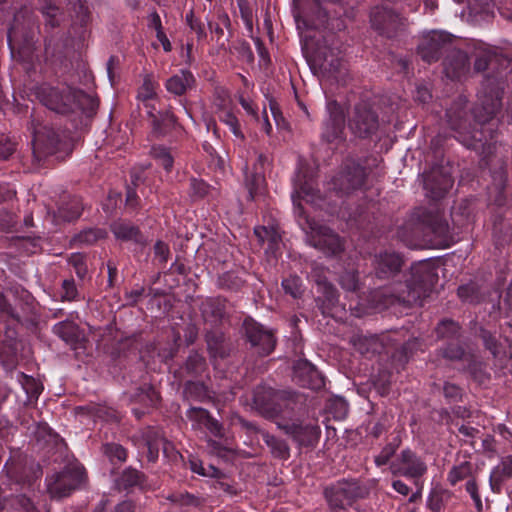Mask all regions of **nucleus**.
<instances>
[{
  "mask_svg": "<svg viewBox=\"0 0 512 512\" xmlns=\"http://www.w3.org/2000/svg\"><path fill=\"white\" fill-rule=\"evenodd\" d=\"M103 450L113 463L115 460L119 463H123L127 459V451L120 444L107 443L103 446Z\"/></svg>",
  "mask_w": 512,
  "mask_h": 512,
  "instance_id": "nucleus-55",
  "label": "nucleus"
},
{
  "mask_svg": "<svg viewBox=\"0 0 512 512\" xmlns=\"http://www.w3.org/2000/svg\"><path fill=\"white\" fill-rule=\"evenodd\" d=\"M53 332L73 349H76L78 344L84 339V335L78 325L71 321L57 323L53 327Z\"/></svg>",
  "mask_w": 512,
  "mask_h": 512,
  "instance_id": "nucleus-26",
  "label": "nucleus"
},
{
  "mask_svg": "<svg viewBox=\"0 0 512 512\" xmlns=\"http://www.w3.org/2000/svg\"><path fill=\"white\" fill-rule=\"evenodd\" d=\"M338 283L344 291L350 293H356L362 288L359 272L357 270L343 271L339 275Z\"/></svg>",
  "mask_w": 512,
  "mask_h": 512,
  "instance_id": "nucleus-40",
  "label": "nucleus"
},
{
  "mask_svg": "<svg viewBox=\"0 0 512 512\" xmlns=\"http://www.w3.org/2000/svg\"><path fill=\"white\" fill-rule=\"evenodd\" d=\"M389 469L393 475L419 478L426 473L427 466L413 451L405 449L390 463Z\"/></svg>",
  "mask_w": 512,
  "mask_h": 512,
  "instance_id": "nucleus-17",
  "label": "nucleus"
},
{
  "mask_svg": "<svg viewBox=\"0 0 512 512\" xmlns=\"http://www.w3.org/2000/svg\"><path fill=\"white\" fill-rule=\"evenodd\" d=\"M307 242L327 256H335L344 250L341 238L329 226H307Z\"/></svg>",
  "mask_w": 512,
  "mask_h": 512,
  "instance_id": "nucleus-9",
  "label": "nucleus"
},
{
  "mask_svg": "<svg viewBox=\"0 0 512 512\" xmlns=\"http://www.w3.org/2000/svg\"><path fill=\"white\" fill-rule=\"evenodd\" d=\"M380 126L381 120L377 108L368 102L357 103L349 114L348 127L358 138H372L377 134Z\"/></svg>",
  "mask_w": 512,
  "mask_h": 512,
  "instance_id": "nucleus-7",
  "label": "nucleus"
},
{
  "mask_svg": "<svg viewBox=\"0 0 512 512\" xmlns=\"http://www.w3.org/2000/svg\"><path fill=\"white\" fill-rule=\"evenodd\" d=\"M21 377L23 379L22 386L25 389L26 393L30 397H38V395L41 392V385L36 382V380L32 377H28L25 374H21Z\"/></svg>",
  "mask_w": 512,
  "mask_h": 512,
  "instance_id": "nucleus-62",
  "label": "nucleus"
},
{
  "mask_svg": "<svg viewBox=\"0 0 512 512\" xmlns=\"http://www.w3.org/2000/svg\"><path fill=\"white\" fill-rule=\"evenodd\" d=\"M142 438L145 444L161 443L165 438L163 432L158 427H147L142 432Z\"/></svg>",
  "mask_w": 512,
  "mask_h": 512,
  "instance_id": "nucleus-60",
  "label": "nucleus"
},
{
  "mask_svg": "<svg viewBox=\"0 0 512 512\" xmlns=\"http://www.w3.org/2000/svg\"><path fill=\"white\" fill-rule=\"evenodd\" d=\"M69 264L74 268L76 275L80 279H84L87 274V265L85 257L82 254L75 253L69 257Z\"/></svg>",
  "mask_w": 512,
  "mask_h": 512,
  "instance_id": "nucleus-57",
  "label": "nucleus"
},
{
  "mask_svg": "<svg viewBox=\"0 0 512 512\" xmlns=\"http://www.w3.org/2000/svg\"><path fill=\"white\" fill-rule=\"evenodd\" d=\"M84 211L81 199L73 197L68 202L64 203L58 210L55 216L56 222H74L80 219Z\"/></svg>",
  "mask_w": 512,
  "mask_h": 512,
  "instance_id": "nucleus-34",
  "label": "nucleus"
},
{
  "mask_svg": "<svg viewBox=\"0 0 512 512\" xmlns=\"http://www.w3.org/2000/svg\"><path fill=\"white\" fill-rule=\"evenodd\" d=\"M293 380L301 387L318 390L324 387V378L320 372L307 361H298L293 368Z\"/></svg>",
  "mask_w": 512,
  "mask_h": 512,
  "instance_id": "nucleus-19",
  "label": "nucleus"
},
{
  "mask_svg": "<svg viewBox=\"0 0 512 512\" xmlns=\"http://www.w3.org/2000/svg\"><path fill=\"white\" fill-rule=\"evenodd\" d=\"M512 478V456H505L490 474V486L494 492H499L502 484Z\"/></svg>",
  "mask_w": 512,
  "mask_h": 512,
  "instance_id": "nucleus-30",
  "label": "nucleus"
},
{
  "mask_svg": "<svg viewBox=\"0 0 512 512\" xmlns=\"http://www.w3.org/2000/svg\"><path fill=\"white\" fill-rule=\"evenodd\" d=\"M107 235V231L98 226H90L84 229L78 236L77 239L81 243L92 244L98 239L104 238Z\"/></svg>",
  "mask_w": 512,
  "mask_h": 512,
  "instance_id": "nucleus-51",
  "label": "nucleus"
},
{
  "mask_svg": "<svg viewBox=\"0 0 512 512\" xmlns=\"http://www.w3.org/2000/svg\"><path fill=\"white\" fill-rule=\"evenodd\" d=\"M32 145L33 155L40 161L60 149L61 138L53 128L39 124L34 127Z\"/></svg>",
  "mask_w": 512,
  "mask_h": 512,
  "instance_id": "nucleus-14",
  "label": "nucleus"
},
{
  "mask_svg": "<svg viewBox=\"0 0 512 512\" xmlns=\"http://www.w3.org/2000/svg\"><path fill=\"white\" fill-rule=\"evenodd\" d=\"M207 350L212 359H224L229 356L231 344L221 331L210 330L205 335Z\"/></svg>",
  "mask_w": 512,
  "mask_h": 512,
  "instance_id": "nucleus-21",
  "label": "nucleus"
},
{
  "mask_svg": "<svg viewBox=\"0 0 512 512\" xmlns=\"http://www.w3.org/2000/svg\"><path fill=\"white\" fill-rule=\"evenodd\" d=\"M112 232L117 239L134 241L139 244L145 243V239L137 226H111Z\"/></svg>",
  "mask_w": 512,
  "mask_h": 512,
  "instance_id": "nucleus-42",
  "label": "nucleus"
},
{
  "mask_svg": "<svg viewBox=\"0 0 512 512\" xmlns=\"http://www.w3.org/2000/svg\"><path fill=\"white\" fill-rule=\"evenodd\" d=\"M451 44L452 38L449 34L431 31L421 37L417 52L423 61L432 63L438 61L442 54L449 50Z\"/></svg>",
  "mask_w": 512,
  "mask_h": 512,
  "instance_id": "nucleus-11",
  "label": "nucleus"
},
{
  "mask_svg": "<svg viewBox=\"0 0 512 512\" xmlns=\"http://www.w3.org/2000/svg\"><path fill=\"white\" fill-rule=\"evenodd\" d=\"M463 371L467 372L472 380L479 385H484L491 379L487 363L474 354L467 357Z\"/></svg>",
  "mask_w": 512,
  "mask_h": 512,
  "instance_id": "nucleus-24",
  "label": "nucleus"
},
{
  "mask_svg": "<svg viewBox=\"0 0 512 512\" xmlns=\"http://www.w3.org/2000/svg\"><path fill=\"white\" fill-rule=\"evenodd\" d=\"M248 427L254 429L261 435L263 442L270 449V453L273 457L284 460L290 457V448L285 440L280 439L267 431L257 429L252 424L248 425Z\"/></svg>",
  "mask_w": 512,
  "mask_h": 512,
  "instance_id": "nucleus-27",
  "label": "nucleus"
},
{
  "mask_svg": "<svg viewBox=\"0 0 512 512\" xmlns=\"http://www.w3.org/2000/svg\"><path fill=\"white\" fill-rule=\"evenodd\" d=\"M15 151V143L5 135H0V160L8 159Z\"/></svg>",
  "mask_w": 512,
  "mask_h": 512,
  "instance_id": "nucleus-63",
  "label": "nucleus"
},
{
  "mask_svg": "<svg viewBox=\"0 0 512 512\" xmlns=\"http://www.w3.org/2000/svg\"><path fill=\"white\" fill-rule=\"evenodd\" d=\"M61 299L66 301L75 300L78 296V290L73 279H66L62 282Z\"/></svg>",
  "mask_w": 512,
  "mask_h": 512,
  "instance_id": "nucleus-59",
  "label": "nucleus"
},
{
  "mask_svg": "<svg viewBox=\"0 0 512 512\" xmlns=\"http://www.w3.org/2000/svg\"><path fill=\"white\" fill-rule=\"evenodd\" d=\"M439 354L450 361H463L465 363L467 357L471 356L472 353L465 352L463 347L458 344H448L439 350Z\"/></svg>",
  "mask_w": 512,
  "mask_h": 512,
  "instance_id": "nucleus-46",
  "label": "nucleus"
},
{
  "mask_svg": "<svg viewBox=\"0 0 512 512\" xmlns=\"http://www.w3.org/2000/svg\"><path fill=\"white\" fill-rule=\"evenodd\" d=\"M295 394L287 391H276L264 385L257 386L253 391L255 408L268 419H274L286 409L293 410Z\"/></svg>",
  "mask_w": 512,
  "mask_h": 512,
  "instance_id": "nucleus-6",
  "label": "nucleus"
},
{
  "mask_svg": "<svg viewBox=\"0 0 512 512\" xmlns=\"http://www.w3.org/2000/svg\"><path fill=\"white\" fill-rule=\"evenodd\" d=\"M244 284V281L234 272H226L219 276L218 285L223 289L237 291Z\"/></svg>",
  "mask_w": 512,
  "mask_h": 512,
  "instance_id": "nucleus-49",
  "label": "nucleus"
},
{
  "mask_svg": "<svg viewBox=\"0 0 512 512\" xmlns=\"http://www.w3.org/2000/svg\"><path fill=\"white\" fill-rule=\"evenodd\" d=\"M405 263L403 256L391 250H383L371 257L374 276L379 280H389L399 274Z\"/></svg>",
  "mask_w": 512,
  "mask_h": 512,
  "instance_id": "nucleus-12",
  "label": "nucleus"
},
{
  "mask_svg": "<svg viewBox=\"0 0 512 512\" xmlns=\"http://www.w3.org/2000/svg\"><path fill=\"white\" fill-rule=\"evenodd\" d=\"M151 156L161 165L167 172L173 168L174 157L169 149L163 146H154L151 149Z\"/></svg>",
  "mask_w": 512,
  "mask_h": 512,
  "instance_id": "nucleus-45",
  "label": "nucleus"
},
{
  "mask_svg": "<svg viewBox=\"0 0 512 512\" xmlns=\"http://www.w3.org/2000/svg\"><path fill=\"white\" fill-rule=\"evenodd\" d=\"M435 331L440 339H453L459 337L460 326L451 319H444L437 325Z\"/></svg>",
  "mask_w": 512,
  "mask_h": 512,
  "instance_id": "nucleus-44",
  "label": "nucleus"
},
{
  "mask_svg": "<svg viewBox=\"0 0 512 512\" xmlns=\"http://www.w3.org/2000/svg\"><path fill=\"white\" fill-rule=\"evenodd\" d=\"M443 394L448 402L456 403L462 400L463 391L458 385L446 382L443 386Z\"/></svg>",
  "mask_w": 512,
  "mask_h": 512,
  "instance_id": "nucleus-58",
  "label": "nucleus"
},
{
  "mask_svg": "<svg viewBox=\"0 0 512 512\" xmlns=\"http://www.w3.org/2000/svg\"><path fill=\"white\" fill-rule=\"evenodd\" d=\"M145 475L135 468L127 467L115 479L114 487L118 491H128L134 487H142L145 483Z\"/></svg>",
  "mask_w": 512,
  "mask_h": 512,
  "instance_id": "nucleus-29",
  "label": "nucleus"
},
{
  "mask_svg": "<svg viewBox=\"0 0 512 512\" xmlns=\"http://www.w3.org/2000/svg\"><path fill=\"white\" fill-rule=\"evenodd\" d=\"M416 228H426L428 232L434 233L433 239H428L416 244V248H447L452 245L456 239L450 231V226H416Z\"/></svg>",
  "mask_w": 512,
  "mask_h": 512,
  "instance_id": "nucleus-20",
  "label": "nucleus"
},
{
  "mask_svg": "<svg viewBox=\"0 0 512 512\" xmlns=\"http://www.w3.org/2000/svg\"><path fill=\"white\" fill-rule=\"evenodd\" d=\"M467 101L459 97L447 110L446 118L449 127L456 132L457 139L465 145H469L471 141H481L478 132L472 126L468 112L466 110Z\"/></svg>",
  "mask_w": 512,
  "mask_h": 512,
  "instance_id": "nucleus-8",
  "label": "nucleus"
},
{
  "mask_svg": "<svg viewBox=\"0 0 512 512\" xmlns=\"http://www.w3.org/2000/svg\"><path fill=\"white\" fill-rule=\"evenodd\" d=\"M351 343L355 349L361 354H368L370 352L375 353L377 341L374 338H368L366 336L355 335L351 338Z\"/></svg>",
  "mask_w": 512,
  "mask_h": 512,
  "instance_id": "nucleus-47",
  "label": "nucleus"
},
{
  "mask_svg": "<svg viewBox=\"0 0 512 512\" xmlns=\"http://www.w3.org/2000/svg\"><path fill=\"white\" fill-rule=\"evenodd\" d=\"M219 120L227 125L231 130L232 134L240 139H244V135L240 130V125L237 117L229 110H222L218 115Z\"/></svg>",
  "mask_w": 512,
  "mask_h": 512,
  "instance_id": "nucleus-48",
  "label": "nucleus"
},
{
  "mask_svg": "<svg viewBox=\"0 0 512 512\" xmlns=\"http://www.w3.org/2000/svg\"><path fill=\"white\" fill-rule=\"evenodd\" d=\"M254 234L260 243L267 242L269 249L277 248L281 241V234L278 226H254Z\"/></svg>",
  "mask_w": 512,
  "mask_h": 512,
  "instance_id": "nucleus-37",
  "label": "nucleus"
},
{
  "mask_svg": "<svg viewBox=\"0 0 512 512\" xmlns=\"http://www.w3.org/2000/svg\"><path fill=\"white\" fill-rule=\"evenodd\" d=\"M210 413L203 408L192 407L187 411V417L198 425H205L210 418Z\"/></svg>",
  "mask_w": 512,
  "mask_h": 512,
  "instance_id": "nucleus-61",
  "label": "nucleus"
},
{
  "mask_svg": "<svg viewBox=\"0 0 512 512\" xmlns=\"http://www.w3.org/2000/svg\"><path fill=\"white\" fill-rule=\"evenodd\" d=\"M372 27L387 37L395 36L406 27V19L388 7H374L370 13Z\"/></svg>",
  "mask_w": 512,
  "mask_h": 512,
  "instance_id": "nucleus-13",
  "label": "nucleus"
},
{
  "mask_svg": "<svg viewBox=\"0 0 512 512\" xmlns=\"http://www.w3.org/2000/svg\"><path fill=\"white\" fill-rule=\"evenodd\" d=\"M344 129V118L341 113H333L324 124L322 138L326 142H334L341 138Z\"/></svg>",
  "mask_w": 512,
  "mask_h": 512,
  "instance_id": "nucleus-35",
  "label": "nucleus"
},
{
  "mask_svg": "<svg viewBox=\"0 0 512 512\" xmlns=\"http://www.w3.org/2000/svg\"><path fill=\"white\" fill-rule=\"evenodd\" d=\"M13 298L12 305L7 297L0 292V317L8 318L17 323L35 324V303L32 294L20 285H14L7 289Z\"/></svg>",
  "mask_w": 512,
  "mask_h": 512,
  "instance_id": "nucleus-3",
  "label": "nucleus"
},
{
  "mask_svg": "<svg viewBox=\"0 0 512 512\" xmlns=\"http://www.w3.org/2000/svg\"><path fill=\"white\" fill-rule=\"evenodd\" d=\"M437 275L427 263H418L411 267L410 277L401 289L385 287L369 292L368 301L375 309H385L400 304L407 307L423 304L433 289Z\"/></svg>",
  "mask_w": 512,
  "mask_h": 512,
  "instance_id": "nucleus-1",
  "label": "nucleus"
},
{
  "mask_svg": "<svg viewBox=\"0 0 512 512\" xmlns=\"http://www.w3.org/2000/svg\"><path fill=\"white\" fill-rule=\"evenodd\" d=\"M42 14L46 18V25L54 28L59 25V8L45 0V5L41 8Z\"/></svg>",
  "mask_w": 512,
  "mask_h": 512,
  "instance_id": "nucleus-56",
  "label": "nucleus"
},
{
  "mask_svg": "<svg viewBox=\"0 0 512 512\" xmlns=\"http://www.w3.org/2000/svg\"><path fill=\"white\" fill-rule=\"evenodd\" d=\"M181 369L188 377H199L207 369L206 359L198 351L192 350Z\"/></svg>",
  "mask_w": 512,
  "mask_h": 512,
  "instance_id": "nucleus-36",
  "label": "nucleus"
},
{
  "mask_svg": "<svg viewBox=\"0 0 512 512\" xmlns=\"http://www.w3.org/2000/svg\"><path fill=\"white\" fill-rule=\"evenodd\" d=\"M403 243L412 249H417L416 244L433 239L434 233L428 232L426 228H416V226H402L399 233Z\"/></svg>",
  "mask_w": 512,
  "mask_h": 512,
  "instance_id": "nucleus-32",
  "label": "nucleus"
},
{
  "mask_svg": "<svg viewBox=\"0 0 512 512\" xmlns=\"http://www.w3.org/2000/svg\"><path fill=\"white\" fill-rule=\"evenodd\" d=\"M318 65L323 74L339 80L343 75L345 66L343 61L332 54V52L324 53L323 58L319 56Z\"/></svg>",
  "mask_w": 512,
  "mask_h": 512,
  "instance_id": "nucleus-33",
  "label": "nucleus"
},
{
  "mask_svg": "<svg viewBox=\"0 0 512 512\" xmlns=\"http://www.w3.org/2000/svg\"><path fill=\"white\" fill-rule=\"evenodd\" d=\"M282 287L284 292L294 299L300 298L303 293L302 281L296 275L285 278L282 281Z\"/></svg>",
  "mask_w": 512,
  "mask_h": 512,
  "instance_id": "nucleus-50",
  "label": "nucleus"
},
{
  "mask_svg": "<svg viewBox=\"0 0 512 512\" xmlns=\"http://www.w3.org/2000/svg\"><path fill=\"white\" fill-rule=\"evenodd\" d=\"M132 400L150 407L156 404L158 400V393L152 385L144 384L136 389V392L132 395Z\"/></svg>",
  "mask_w": 512,
  "mask_h": 512,
  "instance_id": "nucleus-41",
  "label": "nucleus"
},
{
  "mask_svg": "<svg viewBox=\"0 0 512 512\" xmlns=\"http://www.w3.org/2000/svg\"><path fill=\"white\" fill-rule=\"evenodd\" d=\"M316 284L319 286L328 304L330 306H335L338 303L339 298L338 290L336 289V287L328 280L317 279Z\"/></svg>",
  "mask_w": 512,
  "mask_h": 512,
  "instance_id": "nucleus-54",
  "label": "nucleus"
},
{
  "mask_svg": "<svg viewBox=\"0 0 512 512\" xmlns=\"http://www.w3.org/2000/svg\"><path fill=\"white\" fill-rule=\"evenodd\" d=\"M186 22L189 25L190 29L196 33L198 39H202L206 36L203 24L194 17L193 11L187 13Z\"/></svg>",
  "mask_w": 512,
  "mask_h": 512,
  "instance_id": "nucleus-64",
  "label": "nucleus"
},
{
  "mask_svg": "<svg viewBox=\"0 0 512 512\" xmlns=\"http://www.w3.org/2000/svg\"><path fill=\"white\" fill-rule=\"evenodd\" d=\"M470 478H474L473 465L468 461L454 465L447 474V481L451 486H455L465 479L468 481Z\"/></svg>",
  "mask_w": 512,
  "mask_h": 512,
  "instance_id": "nucleus-38",
  "label": "nucleus"
},
{
  "mask_svg": "<svg viewBox=\"0 0 512 512\" xmlns=\"http://www.w3.org/2000/svg\"><path fill=\"white\" fill-rule=\"evenodd\" d=\"M86 481L84 467L78 463L69 464L61 471L46 477V490L52 499L60 500L81 488Z\"/></svg>",
  "mask_w": 512,
  "mask_h": 512,
  "instance_id": "nucleus-5",
  "label": "nucleus"
},
{
  "mask_svg": "<svg viewBox=\"0 0 512 512\" xmlns=\"http://www.w3.org/2000/svg\"><path fill=\"white\" fill-rule=\"evenodd\" d=\"M200 310L206 323L217 325L225 315L224 300L220 298H208L202 302Z\"/></svg>",
  "mask_w": 512,
  "mask_h": 512,
  "instance_id": "nucleus-28",
  "label": "nucleus"
},
{
  "mask_svg": "<svg viewBox=\"0 0 512 512\" xmlns=\"http://www.w3.org/2000/svg\"><path fill=\"white\" fill-rule=\"evenodd\" d=\"M469 71V59L462 51L452 52L444 62V72L450 79H460Z\"/></svg>",
  "mask_w": 512,
  "mask_h": 512,
  "instance_id": "nucleus-22",
  "label": "nucleus"
},
{
  "mask_svg": "<svg viewBox=\"0 0 512 512\" xmlns=\"http://www.w3.org/2000/svg\"><path fill=\"white\" fill-rule=\"evenodd\" d=\"M277 426L291 436L300 446H315L319 440L320 428L317 425L277 422Z\"/></svg>",
  "mask_w": 512,
  "mask_h": 512,
  "instance_id": "nucleus-18",
  "label": "nucleus"
},
{
  "mask_svg": "<svg viewBox=\"0 0 512 512\" xmlns=\"http://www.w3.org/2000/svg\"><path fill=\"white\" fill-rule=\"evenodd\" d=\"M217 189L210 186L204 180L198 178L190 179V196L193 199H202L207 196H215Z\"/></svg>",
  "mask_w": 512,
  "mask_h": 512,
  "instance_id": "nucleus-43",
  "label": "nucleus"
},
{
  "mask_svg": "<svg viewBox=\"0 0 512 512\" xmlns=\"http://www.w3.org/2000/svg\"><path fill=\"white\" fill-rule=\"evenodd\" d=\"M245 170V185L249 192V199L253 200L257 194V191L262 185L264 179L262 175L257 171V169L255 170V172L248 174V166L246 165Z\"/></svg>",
  "mask_w": 512,
  "mask_h": 512,
  "instance_id": "nucleus-53",
  "label": "nucleus"
},
{
  "mask_svg": "<svg viewBox=\"0 0 512 512\" xmlns=\"http://www.w3.org/2000/svg\"><path fill=\"white\" fill-rule=\"evenodd\" d=\"M194 85L195 78L193 74L187 69L180 70L178 74L168 78L165 83L167 91L176 96L185 94Z\"/></svg>",
  "mask_w": 512,
  "mask_h": 512,
  "instance_id": "nucleus-25",
  "label": "nucleus"
},
{
  "mask_svg": "<svg viewBox=\"0 0 512 512\" xmlns=\"http://www.w3.org/2000/svg\"><path fill=\"white\" fill-rule=\"evenodd\" d=\"M400 441L398 439H394L392 442L386 444L381 452L375 456L374 462L380 467L389 463L390 459L394 456L396 450L398 449Z\"/></svg>",
  "mask_w": 512,
  "mask_h": 512,
  "instance_id": "nucleus-52",
  "label": "nucleus"
},
{
  "mask_svg": "<svg viewBox=\"0 0 512 512\" xmlns=\"http://www.w3.org/2000/svg\"><path fill=\"white\" fill-rule=\"evenodd\" d=\"M366 495L367 491L355 479H342L323 489L328 512H348V507Z\"/></svg>",
  "mask_w": 512,
  "mask_h": 512,
  "instance_id": "nucleus-4",
  "label": "nucleus"
},
{
  "mask_svg": "<svg viewBox=\"0 0 512 512\" xmlns=\"http://www.w3.org/2000/svg\"><path fill=\"white\" fill-rule=\"evenodd\" d=\"M424 189L426 196L439 200L443 198L452 188L454 180L449 171L444 167H433L429 172L423 175Z\"/></svg>",
  "mask_w": 512,
  "mask_h": 512,
  "instance_id": "nucleus-15",
  "label": "nucleus"
},
{
  "mask_svg": "<svg viewBox=\"0 0 512 512\" xmlns=\"http://www.w3.org/2000/svg\"><path fill=\"white\" fill-rule=\"evenodd\" d=\"M501 107V98L498 91H493V95L485 97L480 106L474 108V118L479 124H484L491 120Z\"/></svg>",
  "mask_w": 512,
  "mask_h": 512,
  "instance_id": "nucleus-23",
  "label": "nucleus"
},
{
  "mask_svg": "<svg viewBox=\"0 0 512 512\" xmlns=\"http://www.w3.org/2000/svg\"><path fill=\"white\" fill-rule=\"evenodd\" d=\"M41 102L50 110L60 114L73 112V88L43 87L39 93Z\"/></svg>",
  "mask_w": 512,
  "mask_h": 512,
  "instance_id": "nucleus-16",
  "label": "nucleus"
},
{
  "mask_svg": "<svg viewBox=\"0 0 512 512\" xmlns=\"http://www.w3.org/2000/svg\"><path fill=\"white\" fill-rule=\"evenodd\" d=\"M152 123V133L156 136H164L171 132L177 125L176 117L169 110L158 114L149 113Z\"/></svg>",
  "mask_w": 512,
  "mask_h": 512,
  "instance_id": "nucleus-31",
  "label": "nucleus"
},
{
  "mask_svg": "<svg viewBox=\"0 0 512 512\" xmlns=\"http://www.w3.org/2000/svg\"><path fill=\"white\" fill-rule=\"evenodd\" d=\"M367 173L364 167L359 164L351 163L345 166V168L333 179V189L336 196L340 199V202L334 201V204L330 202H324L321 207L326 209L331 215L336 214L338 220L349 222L360 220V212L355 210L350 211V208L344 207L345 198L349 199L358 191H361L365 185Z\"/></svg>",
  "mask_w": 512,
  "mask_h": 512,
  "instance_id": "nucleus-2",
  "label": "nucleus"
},
{
  "mask_svg": "<svg viewBox=\"0 0 512 512\" xmlns=\"http://www.w3.org/2000/svg\"><path fill=\"white\" fill-rule=\"evenodd\" d=\"M243 327L246 338L255 353L264 357L273 352L276 346V338L272 330L265 328L251 318L244 320Z\"/></svg>",
  "mask_w": 512,
  "mask_h": 512,
  "instance_id": "nucleus-10",
  "label": "nucleus"
},
{
  "mask_svg": "<svg viewBox=\"0 0 512 512\" xmlns=\"http://www.w3.org/2000/svg\"><path fill=\"white\" fill-rule=\"evenodd\" d=\"M73 96V111L80 109L83 112L91 113L98 108V99L81 90L73 89Z\"/></svg>",
  "mask_w": 512,
  "mask_h": 512,
  "instance_id": "nucleus-39",
  "label": "nucleus"
}]
</instances>
